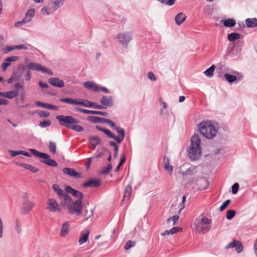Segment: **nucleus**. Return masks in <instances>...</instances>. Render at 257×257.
<instances>
[{"label": "nucleus", "instance_id": "f257e3e1", "mask_svg": "<svg viewBox=\"0 0 257 257\" xmlns=\"http://www.w3.org/2000/svg\"><path fill=\"white\" fill-rule=\"evenodd\" d=\"M62 206L67 209V212L71 215L80 216L83 212V203L80 200H72L69 195L64 196V200L61 201Z\"/></svg>", "mask_w": 257, "mask_h": 257}, {"label": "nucleus", "instance_id": "f03ea898", "mask_svg": "<svg viewBox=\"0 0 257 257\" xmlns=\"http://www.w3.org/2000/svg\"><path fill=\"white\" fill-rule=\"evenodd\" d=\"M189 157L193 160L199 158L201 154V140L197 135H193L191 140V145L188 149Z\"/></svg>", "mask_w": 257, "mask_h": 257}, {"label": "nucleus", "instance_id": "7ed1b4c3", "mask_svg": "<svg viewBox=\"0 0 257 257\" xmlns=\"http://www.w3.org/2000/svg\"><path fill=\"white\" fill-rule=\"evenodd\" d=\"M200 133L205 138L212 139L215 137L217 128L211 121H203L198 126Z\"/></svg>", "mask_w": 257, "mask_h": 257}, {"label": "nucleus", "instance_id": "20e7f679", "mask_svg": "<svg viewBox=\"0 0 257 257\" xmlns=\"http://www.w3.org/2000/svg\"><path fill=\"white\" fill-rule=\"evenodd\" d=\"M66 0H50L48 5L44 7L41 10L43 15H49L62 7Z\"/></svg>", "mask_w": 257, "mask_h": 257}, {"label": "nucleus", "instance_id": "39448f33", "mask_svg": "<svg viewBox=\"0 0 257 257\" xmlns=\"http://www.w3.org/2000/svg\"><path fill=\"white\" fill-rule=\"evenodd\" d=\"M211 223V220L206 217L203 216L201 219L196 220L195 226L196 231L199 233H204L208 231L210 228L209 225Z\"/></svg>", "mask_w": 257, "mask_h": 257}, {"label": "nucleus", "instance_id": "423d86ee", "mask_svg": "<svg viewBox=\"0 0 257 257\" xmlns=\"http://www.w3.org/2000/svg\"><path fill=\"white\" fill-rule=\"evenodd\" d=\"M56 118L59 121V123L63 126L70 128L71 124H76L79 121L72 116L60 115L56 116Z\"/></svg>", "mask_w": 257, "mask_h": 257}, {"label": "nucleus", "instance_id": "0eeeda50", "mask_svg": "<svg viewBox=\"0 0 257 257\" xmlns=\"http://www.w3.org/2000/svg\"><path fill=\"white\" fill-rule=\"evenodd\" d=\"M30 151L35 156L39 157L41 159H47V162H45V164L48 165L52 167H56L57 166V162L55 160L50 159V156L48 154L39 152L33 149H30Z\"/></svg>", "mask_w": 257, "mask_h": 257}, {"label": "nucleus", "instance_id": "6e6552de", "mask_svg": "<svg viewBox=\"0 0 257 257\" xmlns=\"http://www.w3.org/2000/svg\"><path fill=\"white\" fill-rule=\"evenodd\" d=\"M34 203L29 200V197L27 194L23 196V204L21 207L22 214H26L29 212L33 208Z\"/></svg>", "mask_w": 257, "mask_h": 257}, {"label": "nucleus", "instance_id": "1a4fd4ad", "mask_svg": "<svg viewBox=\"0 0 257 257\" xmlns=\"http://www.w3.org/2000/svg\"><path fill=\"white\" fill-rule=\"evenodd\" d=\"M28 68L30 70L41 71L43 73L48 74L50 75H53V73L51 70L37 63L31 62L29 63L28 65Z\"/></svg>", "mask_w": 257, "mask_h": 257}, {"label": "nucleus", "instance_id": "9d476101", "mask_svg": "<svg viewBox=\"0 0 257 257\" xmlns=\"http://www.w3.org/2000/svg\"><path fill=\"white\" fill-rule=\"evenodd\" d=\"M47 209L51 212H56L61 211V208L57 201L52 198L48 199L47 202Z\"/></svg>", "mask_w": 257, "mask_h": 257}, {"label": "nucleus", "instance_id": "9b49d317", "mask_svg": "<svg viewBox=\"0 0 257 257\" xmlns=\"http://www.w3.org/2000/svg\"><path fill=\"white\" fill-rule=\"evenodd\" d=\"M117 39L120 44L127 45L132 40V38L130 33L122 32L117 35Z\"/></svg>", "mask_w": 257, "mask_h": 257}, {"label": "nucleus", "instance_id": "f8f14e48", "mask_svg": "<svg viewBox=\"0 0 257 257\" xmlns=\"http://www.w3.org/2000/svg\"><path fill=\"white\" fill-rule=\"evenodd\" d=\"M35 14V10L34 9H30L26 13L25 15V18L22 20V21L16 23L15 25L16 27H19L20 26H22L23 24H25L27 22H30L33 17H34Z\"/></svg>", "mask_w": 257, "mask_h": 257}, {"label": "nucleus", "instance_id": "ddd939ff", "mask_svg": "<svg viewBox=\"0 0 257 257\" xmlns=\"http://www.w3.org/2000/svg\"><path fill=\"white\" fill-rule=\"evenodd\" d=\"M65 190L67 192L71 193L74 197L78 198V200H80L82 201L83 194L82 192L74 189L69 186L66 187Z\"/></svg>", "mask_w": 257, "mask_h": 257}, {"label": "nucleus", "instance_id": "4468645a", "mask_svg": "<svg viewBox=\"0 0 257 257\" xmlns=\"http://www.w3.org/2000/svg\"><path fill=\"white\" fill-rule=\"evenodd\" d=\"M113 130L116 131L117 133L119 134V137L115 136L114 138V140H115L117 143L120 144L123 140L125 136V131L124 130L120 127L116 126L112 128Z\"/></svg>", "mask_w": 257, "mask_h": 257}, {"label": "nucleus", "instance_id": "2eb2a0df", "mask_svg": "<svg viewBox=\"0 0 257 257\" xmlns=\"http://www.w3.org/2000/svg\"><path fill=\"white\" fill-rule=\"evenodd\" d=\"M90 234V231L89 230H85L84 231L80 232L78 242L80 245H82L86 242L88 240L89 236Z\"/></svg>", "mask_w": 257, "mask_h": 257}, {"label": "nucleus", "instance_id": "dca6fc26", "mask_svg": "<svg viewBox=\"0 0 257 257\" xmlns=\"http://www.w3.org/2000/svg\"><path fill=\"white\" fill-rule=\"evenodd\" d=\"M70 231V223L69 222H65L62 224L59 235L60 237H65Z\"/></svg>", "mask_w": 257, "mask_h": 257}, {"label": "nucleus", "instance_id": "f3484780", "mask_svg": "<svg viewBox=\"0 0 257 257\" xmlns=\"http://www.w3.org/2000/svg\"><path fill=\"white\" fill-rule=\"evenodd\" d=\"M76 110L80 111L82 113H86V114H99L101 115L104 116H108V113L106 112H102V111H94V110H89L87 109H85L79 107H76L75 108Z\"/></svg>", "mask_w": 257, "mask_h": 257}, {"label": "nucleus", "instance_id": "a211bd4d", "mask_svg": "<svg viewBox=\"0 0 257 257\" xmlns=\"http://www.w3.org/2000/svg\"><path fill=\"white\" fill-rule=\"evenodd\" d=\"M63 172L71 177L76 178H81V174L76 172L74 169L71 168H64L63 170Z\"/></svg>", "mask_w": 257, "mask_h": 257}, {"label": "nucleus", "instance_id": "6ab92c4d", "mask_svg": "<svg viewBox=\"0 0 257 257\" xmlns=\"http://www.w3.org/2000/svg\"><path fill=\"white\" fill-rule=\"evenodd\" d=\"M83 85L85 88L97 92L99 91V86L93 81H86L84 83Z\"/></svg>", "mask_w": 257, "mask_h": 257}, {"label": "nucleus", "instance_id": "aec40b11", "mask_svg": "<svg viewBox=\"0 0 257 257\" xmlns=\"http://www.w3.org/2000/svg\"><path fill=\"white\" fill-rule=\"evenodd\" d=\"M100 185V182L99 179H90L84 183L83 186L85 188L86 187H97Z\"/></svg>", "mask_w": 257, "mask_h": 257}, {"label": "nucleus", "instance_id": "412c9836", "mask_svg": "<svg viewBox=\"0 0 257 257\" xmlns=\"http://www.w3.org/2000/svg\"><path fill=\"white\" fill-rule=\"evenodd\" d=\"M49 83L53 86L60 88L64 86V82L62 80L56 77H52L50 78L49 79Z\"/></svg>", "mask_w": 257, "mask_h": 257}, {"label": "nucleus", "instance_id": "4be33fe9", "mask_svg": "<svg viewBox=\"0 0 257 257\" xmlns=\"http://www.w3.org/2000/svg\"><path fill=\"white\" fill-rule=\"evenodd\" d=\"M19 95V92L17 91H10L6 92H0V96L12 99L14 97H17Z\"/></svg>", "mask_w": 257, "mask_h": 257}, {"label": "nucleus", "instance_id": "5701e85b", "mask_svg": "<svg viewBox=\"0 0 257 257\" xmlns=\"http://www.w3.org/2000/svg\"><path fill=\"white\" fill-rule=\"evenodd\" d=\"M18 59V56H11L10 57L8 58L5 62L3 63L2 65V67L3 70H5L7 67H8L9 66H10L11 63L12 62H15L17 61Z\"/></svg>", "mask_w": 257, "mask_h": 257}, {"label": "nucleus", "instance_id": "b1692460", "mask_svg": "<svg viewBox=\"0 0 257 257\" xmlns=\"http://www.w3.org/2000/svg\"><path fill=\"white\" fill-rule=\"evenodd\" d=\"M89 147L91 150H94L96 146L100 143V139L97 137H91L89 139Z\"/></svg>", "mask_w": 257, "mask_h": 257}, {"label": "nucleus", "instance_id": "393cba45", "mask_svg": "<svg viewBox=\"0 0 257 257\" xmlns=\"http://www.w3.org/2000/svg\"><path fill=\"white\" fill-rule=\"evenodd\" d=\"M100 102L104 105L111 106L113 104L112 97L111 96H103Z\"/></svg>", "mask_w": 257, "mask_h": 257}, {"label": "nucleus", "instance_id": "a878e982", "mask_svg": "<svg viewBox=\"0 0 257 257\" xmlns=\"http://www.w3.org/2000/svg\"><path fill=\"white\" fill-rule=\"evenodd\" d=\"M52 187L54 191L57 193L58 197L60 199L64 200V196L68 195L67 193H64L63 190L58 185L54 184Z\"/></svg>", "mask_w": 257, "mask_h": 257}, {"label": "nucleus", "instance_id": "bb28decb", "mask_svg": "<svg viewBox=\"0 0 257 257\" xmlns=\"http://www.w3.org/2000/svg\"><path fill=\"white\" fill-rule=\"evenodd\" d=\"M9 152L10 153V155L12 157H15V156L19 155H23L25 156L30 157L31 155L29 153L25 151H13V150H9Z\"/></svg>", "mask_w": 257, "mask_h": 257}, {"label": "nucleus", "instance_id": "cd10ccee", "mask_svg": "<svg viewBox=\"0 0 257 257\" xmlns=\"http://www.w3.org/2000/svg\"><path fill=\"white\" fill-rule=\"evenodd\" d=\"M16 164L18 165H19L20 166L23 167V168L30 170L31 171L34 172V173H37L39 171V169L34 166H33L30 164H25V163H21L19 162H16Z\"/></svg>", "mask_w": 257, "mask_h": 257}, {"label": "nucleus", "instance_id": "c85d7f7f", "mask_svg": "<svg viewBox=\"0 0 257 257\" xmlns=\"http://www.w3.org/2000/svg\"><path fill=\"white\" fill-rule=\"evenodd\" d=\"M132 192V188L131 185H127L124 191V194L123 196V199L122 202H123L124 200L126 199L127 200L129 199Z\"/></svg>", "mask_w": 257, "mask_h": 257}, {"label": "nucleus", "instance_id": "c756f323", "mask_svg": "<svg viewBox=\"0 0 257 257\" xmlns=\"http://www.w3.org/2000/svg\"><path fill=\"white\" fill-rule=\"evenodd\" d=\"M186 19V16L183 13H179L175 18V21L176 23L178 25H180L182 24Z\"/></svg>", "mask_w": 257, "mask_h": 257}, {"label": "nucleus", "instance_id": "7c9ffc66", "mask_svg": "<svg viewBox=\"0 0 257 257\" xmlns=\"http://www.w3.org/2000/svg\"><path fill=\"white\" fill-rule=\"evenodd\" d=\"M245 24L248 28L257 27V19L248 18L245 20Z\"/></svg>", "mask_w": 257, "mask_h": 257}, {"label": "nucleus", "instance_id": "2f4dec72", "mask_svg": "<svg viewBox=\"0 0 257 257\" xmlns=\"http://www.w3.org/2000/svg\"><path fill=\"white\" fill-rule=\"evenodd\" d=\"M36 105L39 106V107H43V108H46L48 109H50V110H52V109H56L57 108V106H55V105H53L52 104H48V103H44V102H40V101H38L36 102Z\"/></svg>", "mask_w": 257, "mask_h": 257}, {"label": "nucleus", "instance_id": "473e14b6", "mask_svg": "<svg viewBox=\"0 0 257 257\" xmlns=\"http://www.w3.org/2000/svg\"><path fill=\"white\" fill-rule=\"evenodd\" d=\"M94 210L92 208H85L83 212V217L86 220H88L93 215Z\"/></svg>", "mask_w": 257, "mask_h": 257}, {"label": "nucleus", "instance_id": "72a5a7b5", "mask_svg": "<svg viewBox=\"0 0 257 257\" xmlns=\"http://www.w3.org/2000/svg\"><path fill=\"white\" fill-rule=\"evenodd\" d=\"M164 167L165 170L170 173H171L173 170V167L170 165L169 159L165 157L164 159Z\"/></svg>", "mask_w": 257, "mask_h": 257}, {"label": "nucleus", "instance_id": "f704fd0d", "mask_svg": "<svg viewBox=\"0 0 257 257\" xmlns=\"http://www.w3.org/2000/svg\"><path fill=\"white\" fill-rule=\"evenodd\" d=\"M240 35L238 33H232L228 34V40L230 42H234L240 38Z\"/></svg>", "mask_w": 257, "mask_h": 257}, {"label": "nucleus", "instance_id": "c9c22d12", "mask_svg": "<svg viewBox=\"0 0 257 257\" xmlns=\"http://www.w3.org/2000/svg\"><path fill=\"white\" fill-rule=\"evenodd\" d=\"M77 105H82L87 107H91L92 105H93L92 102L85 99L78 100Z\"/></svg>", "mask_w": 257, "mask_h": 257}, {"label": "nucleus", "instance_id": "e433bc0d", "mask_svg": "<svg viewBox=\"0 0 257 257\" xmlns=\"http://www.w3.org/2000/svg\"><path fill=\"white\" fill-rule=\"evenodd\" d=\"M236 24L235 21L233 19H228L227 20H224L223 22V25L226 27H232L235 26Z\"/></svg>", "mask_w": 257, "mask_h": 257}, {"label": "nucleus", "instance_id": "4c0bfd02", "mask_svg": "<svg viewBox=\"0 0 257 257\" xmlns=\"http://www.w3.org/2000/svg\"><path fill=\"white\" fill-rule=\"evenodd\" d=\"M215 68V66L212 65L204 72V74L208 77H212L213 75V72L214 71Z\"/></svg>", "mask_w": 257, "mask_h": 257}, {"label": "nucleus", "instance_id": "58836bf2", "mask_svg": "<svg viewBox=\"0 0 257 257\" xmlns=\"http://www.w3.org/2000/svg\"><path fill=\"white\" fill-rule=\"evenodd\" d=\"M60 101L62 102H65L69 104L77 105L78 100L74 99L71 98H61Z\"/></svg>", "mask_w": 257, "mask_h": 257}, {"label": "nucleus", "instance_id": "ea45409f", "mask_svg": "<svg viewBox=\"0 0 257 257\" xmlns=\"http://www.w3.org/2000/svg\"><path fill=\"white\" fill-rule=\"evenodd\" d=\"M224 77L226 79V80L229 83L233 82L236 80V76L229 74L228 73L225 74Z\"/></svg>", "mask_w": 257, "mask_h": 257}, {"label": "nucleus", "instance_id": "a19ab883", "mask_svg": "<svg viewBox=\"0 0 257 257\" xmlns=\"http://www.w3.org/2000/svg\"><path fill=\"white\" fill-rule=\"evenodd\" d=\"M179 216L178 215H174L172 217H170L169 218H168L167 220V223L168 224H169L170 222L172 221L173 223L172 225H175L177 224V222L179 220Z\"/></svg>", "mask_w": 257, "mask_h": 257}, {"label": "nucleus", "instance_id": "79ce46f5", "mask_svg": "<svg viewBox=\"0 0 257 257\" xmlns=\"http://www.w3.org/2000/svg\"><path fill=\"white\" fill-rule=\"evenodd\" d=\"M102 117H99L97 116H90L88 117V120L93 123H97L102 122Z\"/></svg>", "mask_w": 257, "mask_h": 257}, {"label": "nucleus", "instance_id": "37998d69", "mask_svg": "<svg viewBox=\"0 0 257 257\" xmlns=\"http://www.w3.org/2000/svg\"><path fill=\"white\" fill-rule=\"evenodd\" d=\"M236 212L234 210H228L226 212V218L231 220L235 215Z\"/></svg>", "mask_w": 257, "mask_h": 257}, {"label": "nucleus", "instance_id": "c03bdc74", "mask_svg": "<svg viewBox=\"0 0 257 257\" xmlns=\"http://www.w3.org/2000/svg\"><path fill=\"white\" fill-rule=\"evenodd\" d=\"M49 149L50 151L53 154L56 152V145L53 142H50L49 144Z\"/></svg>", "mask_w": 257, "mask_h": 257}, {"label": "nucleus", "instance_id": "a18cd8bd", "mask_svg": "<svg viewBox=\"0 0 257 257\" xmlns=\"http://www.w3.org/2000/svg\"><path fill=\"white\" fill-rule=\"evenodd\" d=\"M235 248V250L237 253L241 252L243 250V246L242 242L238 240Z\"/></svg>", "mask_w": 257, "mask_h": 257}, {"label": "nucleus", "instance_id": "49530a36", "mask_svg": "<svg viewBox=\"0 0 257 257\" xmlns=\"http://www.w3.org/2000/svg\"><path fill=\"white\" fill-rule=\"evenodd\" d=\"M136 244V241H133L131 240H129L125 244L124 246V248L126 250H128L130 249L131 247L135 246Z\"/></svg>", "mask_w": 257, "mask_h": 257}, {"label": "nucleus", "instance_id": "de8ad7c7", "mask_svg": "<svg viewBox=\"0 0 257 257\" xmlns=\"http://www.w3.org/2000/svg\"><path fill=\"white\" fill-rule=\"evenodd\" d=\"M69 128H71L72 130L76 131L78 132H81L84 130L83 127L80 125H72L71 124V125Z\"/></svg>", "mask_w": 257, "mask_h": 257}, {"label": "nucleus", "instance_id": "09e8293b", "mask_svg": "<svg viewBox=\"0 0 257 257\" xmlns=\"http://www.w3.org/2000/svg\"><path fill=\"white\" fill-rule=\"evenodd\" d=\"M51 121L49 120H45L43 121H41L39 123V126L42 128L46 127L51 125Z\"/></svg>", "mask_w": 257, "mask_h": 257}, {"label": "nucleus", "instance_id": "8fccbe9b", "mask_svg": "<svg viewBox=\"0 0 257 257\" xmlns=\"http://www.w3.org/2000/svg\"><path fill=\"white\" fill-rule=\"evenodd\" d=\"M15 230L18 234H21L22 232L21 224L18 220H17L16 222Z\"/></svg>", "mask_w": 257, "mask_h": 257}, {"label": "nucleus", "instance_id": "3c124183", "mask_svg": "<svg viewBox=\"0 0 257 257\" xmlns=\"http://www.w3.org/2000/svg\"><path fill=\"white\" fill-rule=\"evenodd\" d=\"M238 241V240H237L233 239L232 242L229 243L226 246H225V248L226 249H227L229 248L235 247V246H236Z\"/></svg>", "mask_w": 257, "mask_h": 257}, {"label": "nucleus", "instance_id": "603ef678", "mask_svg": "<svg viewBox=\"0 0 257 257\" xmlns=\"http://www.w3.org/2000/svg\"><path fill=\"white\" fill-rule=\"evenodd\" d=\"M21 77V75L18 76L16 73H14L12 77L8 79V83H11L13 80H19Z\"/></svg>", "mask_w": 257, "mask_h": 257}, {"label": "nucleus", "instance_id": "864d4df0", "mask_svg": "<svg viewBox=\"0 0 257 257\" xmlns=\"http://www.w3.org/2000/svg\"><path fill=\"white\" fill-rule=\"evenodd\" d=\"M112 168L111 164H108L107 166L104 167L100 171V173L102 174H107L108 173Z\"/></svg>", "mask_w": 257, "mask_h": 257}, {"label": "nucleus", "instance_id": "5fc2aeb1", "mask_svg": "<svg viewBox=\"0 0 257 257\" xmlns=\"http://www.w3.org/2000/svg\"><path fill=\"white\" fill-rule=\"evenodd\" d=\"M101 122L108 123L110 125V127H111L112 128L114 127H115V123L113 121H112V120H111L108 118H106L102 117Z\"/></svg>", "mask_w": 257, "mask_h": 257}, {"label": "nucleus", "instance_id": "6e6d98bb", "mask_svg": "<svg viewBox=\"0 0 257 257\" xmlns=\"http://www.w3.org/2000/svg\"><path fill=\"white\" fill-rule=\"evenodd\" d=\"M102 132L106 134L108 137L110 138H112L114 140V138H115V136L109 130L106 128H104L102 130Z\"/></svg>", "mask_w": 257, "mask_h": 257}, {"label": "nucleus", "instance_id": "4d7b16f0", "mask_svg": "<svg viewBox=\"0 0 257 257\" xmlns=\"http://www.w3.org/2000/svg\"><path fill=\"white\" fill-rule=\"evenodd\" d=\"M39 115L41 117H47L50 116V112L46 111L39 110L38 111Z\"/></svg>", "mask_w": 257, "mask_h": 257}, {"label": "nucleus", "instance_id": "13d9d810", "mask_svg": "<svg viewBox=\"0 0 257 257\" xmlns=\"http://www.w3.org/2000/svg\"><path fill=\"white\" fill-rule=\"evenodd\" d=\"M230 202V200H226L220 206L219 210L220 211H222L224 209H225L227 206L229 205V204Z\"/></svg>", "mask_w": 257, "mask_h": 257}, {"label": "nucleus", "instance_id": "bf43d9fd", "mask_svg": "<svg viewBox=\"0 0 257 257\" xmlns=\"http://www.w3.org/2000/svg\"><path fill=\"white\" fill-rule=\"evenodd\" d=\"M239 185L238 184V183H234L232 186V187H231V189H232V193L233 194H235L237 193V192H238V190L239 189Z\"/></svg>", "mask_w": 257, "mask_h": 257}, {"label": "nucleus", "instance_id": "052dcab7", "mask_svg": "<svg viewBox=\"0 0 257 257\" xmlns=\"http://www.w3.org/2000/svg\"><path fill=\"white\" fill-rule=\"evenodd\" d=\"M148 77L152 81H156L157 77L152 72H149L148 73Z\"/></svg>", "mask_w": 257, "mask_h": 257}, {"label": "nucleus", "instance_id": "680f3d73", "mask_svg": "<svg viewBox=\"0 0 257 257\" xmlns=\"http://www.w3.org/2000/svg\"><path fill=\"white\" fill-rule=\"evenodd\" d=\"M193 170V169L190 168L187 170H186L185 173H184V172H183L182 171H181L179 172L183 176L188 175H189L192 174V171Z\"/></svg>", "mask_w": 257, "mask_h": 257}, {"label": "nucleus", "instance_id": "e2e57ef3", "mask_svg": "<svg viewBox=\"0 0 257 257\" xmlns=\"http://www.w3.org/2000/svg\"><path fill=\"white\" fill-rule=\"evenodd\" d=\"M15 88L16 89L15 91L18 92L19 90L23 89V84H21L20 82L17 83L15 85Z\"/></svg>", "mask_w": 257, "mask_h": 257}, {"label": "nucleus", "instance_id": "0e129e2a", "mask_svg": "<svg viewBox=\"0 0 257 257\" xmlns=\"http://www.w3.org/2000/svg\"><path fill=\"white\" fill-rule=\"evenodd\" d=\"M15 46H8L6 47L4 49L5 53H8L10 52V51L15 50Z\"/></svg>", "mask_w": 257, "mask_h": 257}, {"label": "nucleus", "instance_id": "69168bd1", "mask_svg": "<svg viewBox=\"0 0 257 257\" xmlns=\"http://www.w3.org/2000/svg\"><path fill=\"white\" fill-rule=\"evenodd\" d=\"M206 11L207 12L208 15L211 16L213 11V9L210 6H207V8H205Z\"/></svg>", "mask_w": 257, "mask_h": 257}, {"label": "nucleus", "instance_id": "338daca9", "mask_svg": "<svg viewBox=\"0 0 257 257\" xmlns=\"http://www.w3.org/2000/svg\"><path fill=\"white\" fill-rule=\"evenodd\" d=\"M31 78V72L28 70L27 71L26 74L25 75V79L26 81H29Z\"/></svg>", "mask_w": 257, "mask_h": 257}, {"label": "nucleus", "instance_id": "774afa93", "mask_svg": "<svg viewBox=\"0 0 257 257\" xmlns=\"http://www.w3.org/2000/svg\"><path fill=\"white\" fill-rule=\"evenodd\" d=\"M15 46V49H24V50H27L28 47L25 45H16Z\"/></svg>", "mask_w": 257, "mask_h": 257}]
</instances>
